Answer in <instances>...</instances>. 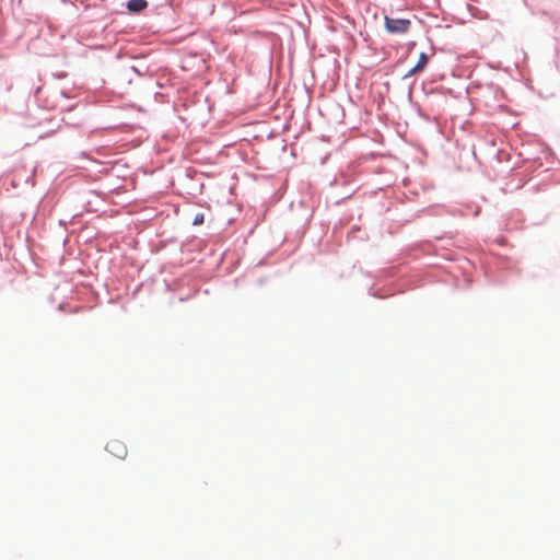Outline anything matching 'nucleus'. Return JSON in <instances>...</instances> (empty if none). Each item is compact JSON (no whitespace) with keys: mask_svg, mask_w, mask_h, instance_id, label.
Returning a JSON list of instances; mask_svg holds the SVG:
<instances>
[{"mask_svg":"<svg viewBox=\"0 0 560 560\" xmlns=\"http://www.w3.org/2000/svg\"><path fill=\"white\" fill-rule=\"evenodd\" d=\"M202 222H203V215L202 214L196 215V218L194 220V224H201Z\"/></svg>","mask_w":560,"mask_h":560,"instance_id":"5","label":"nucleus"},{"mask_svg":"<svg viewBox=\"0 0 560 560\" xmlns=\"http://www.w3.org/2000/svg\"><path fill=\"white\" fill-rule=\"evenodd\" d=\"M429 62V57L425 52H421L420 56H419V60L418 62L416 63V66L413 68H411L408 73L405 75V78H408V77H412V75H416L418 73H420L421 71L424 70V68L427 67Z\"/></svg>","mask_w":560,"mask_h":560,"instance_id":"3","label":"nucleus"},{"mask_svg":"<svg viewBox=\"0 0 560 560\" xmlns=\"http://www.w3.org/2000/svg\"><path fill=\"white\" fill-rule=\"evenodd\" d=\"M148 5L147 0H129L127 3V8L131 12H141Z\"/></svg>","mask_w":560,"mask_h":560,"instance_id":"4","label":"nucleus"},{"mask_svg":"<svg viewBox=\"0 0 560 560\" xmlns=\"http://www.w3.org/2000/svg\"><path fill=\"white\" fill-rule=\"evenodd\" d=\"M106 450L118 458H124L127 455L126 445L118 440H110L107 442Z\"/></svg>","mask_w":560,"mask_h":560,"instance_id":"2","label":"nucleus"},{"mask_svg":"<svg viewBox=\"0 0 560 560\" xmlns=\"http://www.w3.org/2000/svg\"><path fill=\"white\" fill-rule=\"evenodd\" d=\"M410 25V20L385 16V27L392 34H405L409 31Z\"/></svg>","mask_w":560,"mask_h":560,"instance_id":"1","label":"nucleus"}]
</instances>
